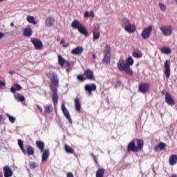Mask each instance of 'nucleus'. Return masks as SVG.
Segmentation results:
<instances>
[{
	"label": "nucleus",
	"instance_id": "1",
	"mask_svg": "<svg viewBox=\"0 0 177 177\" xmlns=\"http://www.w3.org/2000/svg\"><path fill=\"white\" fill-rule=\"evenodd\" d=\"M144 142L143 140L135 139L131 141L128 145L127 150L129 153H138L143 150Z\"/></svg>",
	"mask_w": 177,
	"mask_h": 177
},
{
	"label": "nucleus",
	"instance_id": "2",
	"mask_svg": "<svg viewBox=\"0 0 177 177\" xmlns=\"http://www.w3.org/2000/svg\"><path fill=\"white\" fill-rule=\"evenodd\" d=\"M77 79L80 81V82H84L86 80L89 81H95V75H93V71L88 68L84 71L82 75H78Z\"/></svg>",
	"mask_w": 177,
	"mask_h": 177
},
{
	"label": "nucleus",
	"instance_id": "3",
	"mask_svg": "<svg viewBox=\"0 0 177 177\" xmlns=\"http://www.w3.org/2000/svg\"><path fill=\"white\" fill-rule=\"evenodd\" d=\"M48 78L50 79V88L51 90L57 89L59 87V78H57V75L53 72H49L46 74Z\"/></svg>",
	"mask_w": 177,
	"mask_h": 177
},
{
	"label": "nucleus",
	"instance_id": "4",
	"mask_svg": "<svg viewBox=\"0 0 177 177\" xmlns=\"http://www.w3.org/2000/svg\"><path fill=\"white\" fill-rule=\"evenodd\" d=\"M111 59V47L109 45H106L104 49L103 63L109 64Z\"/></svg>",
	"mask_w": 177,
	"mask_h": 177
},
{
	"label": "nucleus",
	"instance_id": "5",
	"mask_svg": "<svg viewBox=\"0 0 177 177\" xmlns=\"http://www.w3.org/2000/svg\"><path fill=\"white\" fill-rule=\"evenodd\" d=\"M150 86L151 84L149 82L141 83L138 86V91L141 93H147L150 91Z\"/></svg>",
	"mask_w": 177,
	"mask_h": 177
},
{
	"label": "nucleus",
	"instance_id": "6",
	"mask_svg": "<svg viewBox=\"0 0 177 177\" xmlns=\"http://www.w3.org/2000/svg\"><path fill=\"white\" fill-rule=\"evenodd\" d=\"M152 31H153V26H149L142 30L141 33V37L143 38V39H149V38H150V35H151Z\"/></svg>",
	"mask_w": 177,
	"mask_h": 177
},
{
	"label": "nucleus",
	"instance_id": "7",
	"mask_svg": "<svg viewBox=\"0 0 177 177\" xmlns=\"http://www.w3.org/2000/svg\"><path fill=\"white\" fill-rule=\"evenodd\" d=\"M30 41L37 50H42L44 49V44L39 39L32 38Z\"/></svg>",
	"mask_w": 177,
	"mask_h": 177
},
{
	"label": "nucleus",
	"instance_id": "8",
	"mask_svg": "<svg viewBox=\"0 0 177 177\" xmlns=\"http://www.w3.org/2000/svg\"><path fill=\"white\" fill-rule=\"evenodd\" d=\"M160 30L162 31L163 35H165V37H169V35L172 34V31L174 30L172 26H161L160 28Z\"/></svg>",
	"mask_w": 177,
	"mask_h": 177
},
{
	"label": "nucleus",
	"instance_id": "9",
	"mask_svg": "<svg viewBox=\"0 0 177 177\" xmlns=\"http://www.w3.org/2000/svg\"><path fill=\"white\" fill-rule=\"evenodd\" d=\"M165 75L168 79L171 76V62L166 60L165 62Z\"/></svg>",
	"mask_w": 177,
	"mask_h": 177
},
{
	"label": "nucleus",
	"instance_id": "10",
	"mask_svg": "<svg viewBox=\"0 0 177 177\" xmlns=\"http://www.w3.org/2000/svg\"><path fill=\"white\" fill-rule=\"evenodd\" d=\"M62 111L64 113V115L67 118L70 124H73V120L71 119V116L70 115V113L67 110V108H66V106L64 105V103H63L61 106Z\"/></svg>",
	"mask_w": 177,
	"mask_h": 177
},
{
	"label": "nucleus",
	"instance_id": "11",
	"mask_svg": "<svg viewBox=\"0 0 177 177\" xmlns=\"http://www.w3.org/2000/svg\"><path fill=\"white\" fill-rule=\"evenodd\" d=\"M118 68L120 70V71H124L127 68H128V64H127V62L125 60L120 59L118 64H117Z\"/></svg>",
	"mask_w": 177,
	"mask_h": 177
},
{
	"label": "nucleus",
	"instance_id": "12",
	"mask_svg": "<svg viewBox=\"0 0 177 177\" xmlns=\"http://www.w3.org/2000/svg\"><path fill=\"white\" fill-rule=\"evenodd\" d=\"M58 63L61 67H70V62L67 60H65L64 58L60 55L58 54Z\"/></svg>",
	"mask_w": 177,
	"mask_h": 177
},
{
	"label": "nucleus",
	"instance_id": "13",
	"mask_svg": "<svg viewBox=\"0 0 177 177\" xmlns=\"http://www.w3.org/2000/svg\"><path fill=\"white\" fill-rule=\"evenodd\" d=\"M93 28V39H99V38H100V32H99V24H94Z\"/></svg>",
	"mask_w": 177,
	"mask_h": 177
},
{
	"label": "nucleus",
	"instance_id": "14",
	"mask_svg": "<svg viewBox=\"0 0 177 177\" xmlns=\"http://www.w3.org/2000/svg\"><path fill=\"white\" fill-rule=\"evenodd\" d=\"M36 146L42 151V162H45V151H44V147H45V144H44L43 142L41 141H37L36 142Z\"/></svg>",
	"mask_w": 177,
	"mask_h": 177
},
{
	"label": "nucleus",
	"instance_id": "15",
	"mask_svg": "<svg viewBox=\"0 0 177 177\" xmlns=\"http://www.w3.org/2000/svg\"><path fill=\"white\" fill-rule=\"evenodd\" d=\"M85 91L88 92V95H92V91H96L97 86L95 84H86L84 87Z\"/></svg>",
	"mask_w": 177,
	"mask_h": 177
},
{
	"label": "nucleus",
	"instance_id": "16",
	"mask_svg": "<svg viewBox=\"0 0 177 177\" xmlns=\"http://www.w3.org/2000/svg\"><path fill=\"white\" fill-rule=\"evenodd\" d=\"M3 169L4 177L13 176V171H12V169H10V167H9L8 165H6L3 167Z\"/></svg>",
	"mask_w": 177,
	"mask_h": 177
},
{
	"label": "nucleus",
	"instance_id": "17",
	"mask_svg": "<svg viewBox=\"0 0 177 177\" xmlns=\"http://www.w3.org/2000/svg\"><path fill=\"white\" fill-rule=\"evenodd\" d=\"M165 99L169 106H174L175 104V101L169 93H166Z\"/></svg>",
	"mask_w": 177,
	"mask_h": 177
},
{
	"label": "nucleus",
	"instance_id": "18",
	"mask_svg": "<svg viewBox=\"0 0 177 177\" xmlns=\"http://www.w3.org/2000/svg\"><path fill=\"white\" fill-rule=\"evenodd\" d=\"M53 91V103L54 106H56L59 103V95H57V89L51 90Z\"/></svg>",
	"mask_w": 177,
	"mask_h": 177
},
{
	"label": "nucleus",
	"instance_id": "19",
	"mask_svg": "<svg viewBox=\"0 0 177 177\" xmlns=\"http://www.w3.org/2000/svg\"><path fill=\"white\" fill-rule=\"evenodd\" d=\"M124 30L125 31H127V32H135L136 31V26H135L134 24H129L127 26H124Z\"/></svg>",
	"mask_w": 177,
	"mask_h": 177
},
{
	"label": "nucleus",
	"instance_id": "20",
	"mask_svg": "<svg viewBox=\"0 0 177 177\" xmlns=\"http://www.w3.org/2000/svg\"><path fill=\"white\" fill-rule=\"evenodd\" d=\"M84 52V48L81 46H77L73 50H71V55H80L81 53Z\"/></svg>",
	"mask_w": 177,
	"mask_h": 177
},
{
	"label": "nucleus",
	"instance_id": "21",
	"mask_svg": "<svg viewBox=\"0 0 177 177\" xmlns=\"http://www.w3.org/2000/svg\"><path fill=\"white\" fill-rule=\"evenodd\" d=\"M133 57H136V59H140L143 54H142V51L138 48H135L132 53Z\"/></svg>",
	"mask_w": 177,
	"mask_h": 177
},
{
	"label": "nucleus",
	"instance_id": "22",
	"mask_svg": "<svg viewBox=\"0 0 177 177\" xmlns=\"http://www.w3.org/2000/svg\"><path fill=\"white\" fill-rule=\"evenodd\" d=\"M14 97L17 102H23L26 100V97H24V96L20 93H15L14 95Z\"/></svg>",
	"mask_w": 177,
	"mask_h": 177
},
{
	"label": "nucleus",
	"instance_id": "23",
	"mask_svg": "<svg viewBox=\"0 0 177 177\" xmlns=\"http://www.w3.org/2000/svg\"><path fill=\"white\" fill-rule=\"evenodd\" d=\"M55 24V18L52 17H49L48 18L46 19V26L47 27H52Z\"/></svg>",
	"mask_w": 177,
	"mask_h": 177
},
{
	"label": "nucleus",
	"instance_id": "24",
	"mask_svg": "<svg viewBox=\"0 0 177 177\" xmlns=\"http://www.w3.org/2000/svg\"><path fill=\"white\" fill-rule=\"evenodd\" d=\"M169 161L170 165H175V164H176L177 162V155L176 154L171 155L169 156Z\"/></svg>",
	"mask_w": 177,
	"mask_h": 177
},
{
	"label": "nucleus",
	"instance_id": "25",
	"mask_svg": "<svg viewBox=\"0 0 177 177\" xmlns=\"http://www.w3.org/2000/svg\"><path fill=\"white\" fill-rule=\"evenodd\" d=\"M161 53H165V55H171L172 50L167 46H162L160 48Z\"/></svg>",
	"mask_w": 177,
	"mask_h": 177
},
{
	"label": "nucleus",
	"instance_id": "26",
	"mask_svg": "<svg viewBox=\"0 0 177 177\" xmlns=\"http://www.w3.org/2000/svg\"><path fill=\"white\" fill-rule=\"evenodd\" d=\"M75 107L76 111H78V113L81 111V102H80V98L78 97L75 99Z\"/></svg>",
	"mask_w": 177,
	"mask_h": 177
},
{
	"label": "nucleus",
	"instance_id": "27",
	"mask_svg": "<svg viewBox=\"0 0 177 177\" xmlns=\"http://www.w3.org/2000/svg\"><path fill=\"white\" fill-rule=\"evenodd\" d=\"M77 30L80 34L85 35V37H88V30H86V28L84 26V25H82Z\"/></svg>",
	"mask_w": 177,
	"mask_h": 177
},
{
	"label": "nucleus",
	"instance_id": "28",
	"mask_svg": "<svg viewBox=\"0 0 177 177\" xmlns=\"http://www.w3.org/2000/svg\"><path fill=\"white\" fill-rule=\"evenodd\" d=\"M165 149V143L160 142L158 146L153 148L154 151H161V150H164Z\"/></svg>",
	"mask_w": 177,
	"mask_h": 177
},
{
	"label": "nucleus",
	"instance_id": "29",
	"mask_svg": "<svg viewBox=\"0 0 177 177\" xmlns=\"http://www.w3.org/2000/svg\"><path fill=\"white\" fill-rule=\"evenodd\" d=\"M82 25V24H81V23L80 22V21H78V20H74V21L72 22V24H71V27H72L73 28H76L77 30H78V29L81 27Z\"/></svg>",
	"mask_w": 177,
	"mask_h": 177
},
{
	"label": "nucleus",
	"instance_id": "30",
	"mask_svg": "<svg viewBox=\"0 0 177 177\" xmlns=\"http://www.w3.org/2000/svg\"><path fill=\"white\" fill-rule=\"evenodd\" d=\"M21 86L19 84H14V86H12L10 88V91L12 93H16V91H21Z\"/></svg>",
	"mask_w": 177,
	"mask_h": 177
},
{
	"label": "nucleus",
	"instance_id": "31",
	"mask_svg": "<svg viewBox=\"0 0 177 177\" xmlns=\"http://www.w3.org/2000/svg\"><path fill=\"white\" fill-rule=\"evenodd\" d=\"M24 35L25 37H31V35H32V30H31L30 28H24Z\"/></svg>",
	"mask_w": 177,
	"mask_h": 177
},
{
	"label": "nucleus",
	"instance_id": "32",
	"mask_svg": "<svg viewBox=\"0 0 177 177\" xmlns=\"http://www.w3.org/2000/svg\"><path fill=\"white\" fill-rule=\"evenodd\" d=\"M64 149L68 154H74V149L71 147L68 146L67 144L64 145Z\"/></svg>",
	"mask_w": 177,
	"mask_h": 177
},
{
	"label": "nucleus",
	"instance_id": "33",
	"mask_svg": "<svg viewBox=\"0 0 177 177\" xmlns=\"http://www.w3.org/2000/svg\"><path fill=\"white\" fill-rule=\"evenodd\" d=\"M105 170L104 168H99L96 171V177L104 176Z\"/></svg>",
	"mask_w": 177,
	"mask_h": 177
},
{
	"label": "nucleus",
	"instance_id": "34",
	"mask_svg": "<svg viewBox=\"0 0 177 177\" xmlns=\"http://www.w3.org/2000/svg\"><path fill=\"white\" fill-rule=\"evenodd\" d=\"M26 153H28V156H32L34 154V147L31 145L27 146Z\"/></svg>",
	"mask_w": 177,
	"mask_h": 177
},
{
	"label": "nucleus",
	"instance_id": "35",
	"mask_svg": "<svg viewBox=\"0 0 177 177\" xmlns=\"http://www.w3.org/2000/svg\"><path fill=\"white\" fill-rule=\"evenodd\" d=\"M52 111H53V106H52V104L46 105L45 107V113L47 114H50Z\"/></svg>",
	"mask_w": 177,
	"mask_h": 177
},
{
	"label": "nucleus",
	"instance_id": "36",
	"mask_svg": "<svg viewBox=\"0 0 177 177\" xmlns=\"http://www.w3.org/2000/svg\"><path fill=\"white\" fill-rule=\"evenodd\" d=\"M27 21H28V23H30V24H37V21H35V18H34V17L32 16H28Z\"/></svg>",
	"mask_w": 177,
	"mask_h": 177
},
{
	"label": "nucleus",
	"instance_id": "37",
	"mask_svg": "<svg viewBox=\"0 0 177 177\" xmlns=\"http://www.w3.org/2000/svg\"><path fill=\"white\" fill-rule=\"evenodd\" d=\"M18 146H19L21 151L26 154V149H24V145L23 144V141L20 139L18 140Z\"/></svg>",
	"mask_w": 177,
	"mask_h": 177
},
{
	"label": "nucleus",
	"instance_id": "38",
	"mask_svg": "<svg viewBox=\"0 0 177 177\" xmlns=\"http://www.w3.org/2000/svg\"><path fill=\"white\" fill-rule=\"evenodd\" d=\"M95 17V12H93V11H90V12H88V11H86L85 12H84V17H86V18H88V17Z\"/></svg>",
	"mask_w": 177,
	"mask_h": 177
},
{
	"label": "nucleus",
	"instance_id": "39",
	"mask_svg": "<svg viewBox=\"0 0 177 177\" xmlns=\"http://www.w3.org/2000/svg\"><path fill=\"white\" fill-rule=\"evenodd\" d=\"M133 63H134V61L132 57H129L126 62V64H128V66L129 67V66H133Z\"/></svg>",
	"mask_w": 177,
	"mask_h": 177
},
{
	"label": "nucleus",
	"instance_id": "40",
	"mask_svg": "<svg viewBox=\"0 0 177 177\" xmlns=\"http://www.w3.org/2000/svg\"><path fill=\"white\" fill-rule=\"evenodd\" d=\"M6 116L8 117L10 122H11L12 124H15V121H16V118L10 115V114L7 113Z\"/></svg>",
	"mask_w": 177,
	"mask_h": 177
},
{
	"label": "nucleus",
	"instance_id": "41",
	"mask_svg": "<svg viewBox=\"0 0 177 177\" xmlns=\"http://www.w3.org/2000/svg\"><path fill=\"white\" fill-rule=\"evenodd\" d=\"M125 72L126 74H128L129 75H133V71H132V69H131V68L129 66H128V68H127L125 71H124Z\"/></svg>",
	"mask_w": 177,
	"mask_h": 177
},
{
	"label": "nucleus",
	"instance_id": "42",
	"mask_svg": "<svg viewBox=\"0 0 177 177\" xmlns=\"http://www.w3.org/2000/svg\"><path fill=\"white\" fill-rule=\"evenodd\" d=\"M158 6H159V8H160V10H162V12H165V10H167V6H165V4L162 3H160Z\"/></svg>",
	"mask_w": 177,
	"mask_h": 177
},
{
	"label": "nucleus",
	"instance_id": "43",
	"mask_svg": "<svg viewBox=\"0 0 177 177\" xmlns=\"http://www.w3.org/2000/svg\"><path fill=\"white\" fill-rule=\"evenodd\" d=\"M29 165L30 168H31L32 169L37 168V163L35 162H30Z\"/></svg>",
	"mask_w": 177,
	"mask_h": 177
},
{
	"label": "nucleus",
	"instance_id": "44",
	"mask_svg": "<svg viewBox=\"0 0 177 177\" xmlns=\"http://www.w3.org/2000/svg\"><path fill=\"white\" fill-rule=\"evenodd\" d=\"M122 21H123V24L124 26H129V24H131V22L129 21V19H124L122 20Z\"/></svg>",
	"mask_w": 177,
	"mask_h": 177
},
{
	"label": "nucleus",
	"instance_id": "45",
	"mask_svg": "<svg viewBox=\"0 0 177 177\" xmlns=\"http://www.w3.org/2000/svg\"><path fill=\"white\" fill-rule=\"evenodd\" d=\"M49 158V149L45 150V161Z\"/></svg>",
	"mask_w": 177,
	"mask_h": 177
},
{
	"label": "nucleus",
	"instance_id": "46",
	"mask_svg": "<svg viewBox=\"0 0 177 177\" xmlns=\"http://www.w3.org/2000/svg\"><path fill=\"white\" fill-rule=\"evenodd\" d=\"M6 86V83L0 80V89H3Z\"/></svg>",
	"mask_w": 177,
	"mask_h": 177
},
{
	"label": "nucleus",
	"instance_id": "47",
	"mask_svg": "<svg viewBox=\"0 0 177 177\" xmlns=\"http://www.w3.org/2000/svg\"><path fill=\"white\" fill-rule=\"evenodd\" d=\"M91 156L94 160V162H95V164H97V159L96 158V156H95L94 153H91Z\"/></svg>",
	"mask_w": 177,
	"mask_h": 177
},
{
	"label": "nucleus",
	"instance_id": "48",
	"mask_svg": "<svg viewBox=\"0 0 177 177\" xmlns=\"http://www.w3.org/2000/svg\"><path fill=\"white\" fill-rule=\"evenodd\" d=\"M37 108L40 111V113H42V107L39 106V105H37Z\"/></svg>",
	"mask_w": 177,
	"mask_h": 177
},
{
	"label": "nucleus",
	"instance_id": "49",
	"mask_svg": "<svg viewBox=\"0 0 177 177\" xmlns=\"http://www.w3.org/2000/svg\"><path fill=\"white\" fill-rule=\"evenodd\" d=\"M65 42H66V40H64V38H62V39H61L60 44H61V45H63V44H65Z\"/></svg>",
	"mask_w": 177,
	"mask_h": 177
},
{
	"label": "nucleus",
	"instance_id": "50",
	"mask_svg": "<svg viewBox=\"0 0 177 177\" xmlns=\"http://www.w3.org/2000/svg\"><path fill=\"white\" fill-rule=\"evenodd\" d=\"M70 46V44L67 43L66 44H63V48H68Z\"/></svg>",
	"mask_w": 177,
	"mask_h": 177
},
{
	"label": "nucleus",
	"instance_id": "51",
	"mask_svg": "<svg viewBox=\"0 0 177 177\" xmlns=\"http://www.w3.org/2000/svg\"><path fill=\"white\" fill-rule=\"evenodd\" d=\"M2 118H3V116L2 115H0V124H1V121H2Z\"/></svg>",
	"mask_w": 177,
	"mask_h": 177
},
{
	"label": "nucleus",
	"instance_id": "52",
	"mask_svg": "<svg viewBox=\"0 0 177 177\" xmlns=\"http://www.w3.org/2000/svg\"><path fill=\"white\" fill-rule=\"evenodd\" d=\"M2 37H3V33L0 32V39H1V38H2Z\"/></svg>",
	"mask_w": 177,
	"mask_h": 177
},
{
	"label": "nucleus",
	"instance_id": "53",
	"mask_svg": "<svg viewBox=\"0 0 177 177\" xmlns=\"http://www.w3.org/2000/svg\"><path fill=\"white\" fill-rule=\"evenodd\" d=\"M0 177H3V174L2 173V171H0Z\"/></svg>",
	"mask_w": 177,
	"mask_h": 177
},
{
	"label": "nucleus",
	"instance_id": "54",
	"mask_svg": "<svg viewBox=\"0 0 177 177\" xmlns=\"http://www.w3.org/2000/svg\"><path fill=\"white\" fill-rule=\"evenodd\" d=\"M10 26H11V27H14V26H15V24H13V22H12V23L10 24Z\"/></svg>",
	"mask_w": 177,
	"mask_h": 177
},
{
	"label": "nucleus",
	"instance_id": "55",
	"mask_svg": "<svg viewBox=\"0 0 177 177\" xmlns=\"http://www.w3.org/2000/svg\"><path fill=\"white\" fill-rule=\"evenodd\" d=\"M93 59H96V55L93 54Z\"/></svg>",
	"mask_w": 177,
	"mask_h": 177
},
{
	"label": "nucleus",
	"instance_id": "56",
	"mask_svg": "<svg viewBox=\"0 0 177 177\" xmlns=\"http://www.w3.org/2000/svg\"><path fill=\"white\" fill-rule=\"evenodd\" d=\"M171 177H177V175L176 174H172Z\"/></svg>",
	"mask_w": 177,
	"mask_h": 177
},
{
	"label": "nucleus",
	"instance_id": "57",
	"mask_svg": "<svg viewBox=\"0 0 177 177\" xmlns=\"http://www.w3.org/2000/svg\"><path fill=\"white\" fill-rule=\"evenodd\" d=\"M3 1H5V0H0V2H3Z\"/></svg>",
	"mask_w": 177,
	"mask_h": 177
},
{
	"label": "nucleus",
	"instance_id": "58",
	"mask_svg": "<svg viewBox=\"0 0 177 177\" xmlns=\"http://www.w3.org/2000/svg\"><path fill=\"white\" fill-rule=\"evenodd\" d=\"M67 71V73H68L69 71H68V69L66 71Z\"/></svg>",
	"mask_w": 177,
	"mask_h": 177
},
{
	"label": "nucleus",
	"instance_id": "59",
	"mask_svg": "<svg viewBox=\"0 0 177 177\" xmlns=\"http://www.w3.org/2000/svg\"><path fill=\"white\" fill-rule=\"evenodd\" d=\"M162 93H164V91H162Z\"/></svg>",
	"mask_w": 177,
	"mask_h": 177
}]
</instances>
